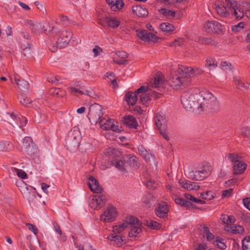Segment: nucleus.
<instances>
[{
	"instance_id": "4d7b16f0",
	"label": "nucleus",
	"mask_w": 250,
	"mask_h": 250,
	"mask_svg": "<svg viewBox=\"0 0 250 250\" xmlns=\"http://www.w3.org/2000/svg\"><path fill=\"white\" fill-rule=\"evenodd\" d=\"M228 158L230 161L233 162L234 164L236 163V162L240 161V158L237 155L234 154H229L228 155Z\"/></svg>"
},
{
	"instance_id": "f704fd0d",
	"label": "nucleus",
	"mask_w": 250,
	"mask_h": 250,
	"mask_svg": "<svg viewBox=\"0 0 250 250\" xmlns=\"http://www.w3.org/2000/svg\"><path fill=\"white\" fill-rule=\"evenodd\" d=\"M225 229L228 231H230L235 234L242 233L244 230L243 227L240 225L232 226L231 227L227 226Z\"/></svg>"
},
{
	"instance_id": "393cba45",
	"label": "nucleus",
	"mask_w": 250,
	"mask_h": 250,
	"mask_svg": "<svg viewBox=\"0 0 250 250\" xmlns=\"http://www.w3.org/2000/svg\"><path fill=\"white\" fill-rule=\"evenodd\" d=\"M132 12L139 17H146L148 14L147 9L141 5H136L132 7Z\"/></svg>"
},
{
	"instance_id": "bb28decb",
	"label": "nucleus",
	"mask_w": 250,
	"mask_h": 250,
	"mask_svg": "<svg viewBox=\"0 0 250 250\" xmlns=\"http://www.w3.org/2000/svg\"><path fill=\"white\" fill-rule=\"evenodd\" d=\"M138 96L137 91L135 92H129L125 94V100L129 105H133L137 101Z\"/></svg>"
},
{
	"instance_id": "4c0bfd02",
	"label": "nucleus",
	"mask_w": 250,
	"mask_h": 250,
	"mask_svg": "<svg viewBox=\"0 0 250 250\" xmlns=\"http://www.w3.org/2000/svg\"><path fill=\"white\" fill-rule=\"evenodd\" d=\"M221 68L228 73L233 72V67L231 63L228 62H223L220 64Z\"/></svg>"
},
{
	"instance_id": "603ef678",
	"label": "nucleus",
	"mask_w": 250,
	"mask_h": 250,
	"mask_svg": "<svg viewBox=\"0 0 250 250\" xmlns=\"http://www.w3.org/2000/svg\"><path fill=\"white\" fill-rule=\"evenodd\" d=\"M12 146L9 142H0V151H7L9 149V146Z\"/></svg>"
},
{
	"instance_id": "79ce46f5",
	"label": "nucleus",
	"mask_w": 250,
	"mask_h": 250,
	"mask_svg": "<svg viewBox=\"0 0 250 250\" xmlns=\"http://www.w3.org/2000/svg\"><path fill=\"white\" fill-rule=\"evenodd\" d=\"M60 21L65 26H71L74 24V22L70 20L68 17L63 15L60 17Z\"/></svg>"
},
{
	"instance_id": "5fc2aeb1",
	"label": "nucleus",
	"mask_w": 250,
	"mask_h": 250,
	"mask_svg": "<svg viewBox=\"0 0 250 250\" xmlns=\"http://www.w3.org/2000/svg\"><path fill=\"white\" fill-rule=\"evenodd\" d=\"M106 152L107 154L111 156H118L119 153L117 149L112 147L108 148Z\"/></svg>"
},
{
	"instance_id": "13d9d810",
	"label": "nucleus",
	"mask_w": 250,
	"mask_h": 250,
	"mask_svg": "<svg viewBox=\"0 0 250 250\" xmlns=\"http://www.w3.org/2000/svg\"><path fill=\"white\" fill-rule=\"evenodd\" d=\"M62 91L60 90V89L58 88H54L50 90V93L53 94L54 96H56L58 97L62 96V94L61 93Z\"/></svg>"
},
{
	"instance_id": "de8ad7c7",
	"label": "nucleus",
	"mask_w": 250,
	"mask_h": 250,
	"mask_svg": "<svg viewBox=\"0 0 250 250\" xmlns=\"http://www.w3.org/2000/svg\"><path fill=\"white\" fill-rule=\"evenodd\" d=\"M32 142V140L31 138L28 137H26L23 139L22 145V149L24 151L27 147L29 146L31 143Z\"/></svg>"
},
{
	"instance_id": "49530a36",
	"label": "nucleus",
	"mask_w": 250,
	"mask_h": 250,
	"mask_svg": "<svg viewBox=\"0 0 250 250\" xmlns=\"http://www.w3.org/2000/svg\"><path fill=\"white\" fill-rule=\"evenodd\" d=\"M239 5L245 12L247 17L248 16V14L250 15V3L249 2L243 1Z\"/></svg>"
},
{
	"instance_id": "6ab92c4d",
	"label": "nucleus",
	"mask_w": 250,
	"mask_h": 250,
	"mask_svg": "<svg viewBox=\"0 0 250 250\" xmlns=\"http://www.w3.org/2000/svg\"><path fill=\"white\" fill-rule=\"evenodd\" d=\"M128 57V54L125 51H118L115 52V55L113 56V61L118 64H124L127 60L126 59Z\"/></svg>"
},
{
	"instance_id": "37998d69",
	"label": "nucleus",
	"mask_w": 250,
	"mask_h": 250,
	"mask_svg": "<svg viewBox=\"0 0 250 250\" xmlns=\"http://www.w3.org/2000/svg\"><path fill=\"white\" fill-rule=\"evenodd\" d=\"M160 12L165 16L168 18H172L175 15L174 11L170 10L166 8H162L160 10Z\"/></svg>"
},
{
	"instance_id": "9d476101",
	"label": "nucleus",
	"mask_w": 250,
	"mask_h": 250,
	"mask_svg": "<svg viewBox=\"0 0 250 250\" xmlns=\"http://www.w3.org/2000/svg\"><path fill=\"white\" fill-rule=\"evenodd\" d=\"M117 216L116 209L113 206H109L101 215L100 219L104 222H110L114 221Z\"/></svg>"
},
{
	"instance_id": "1a4fd4ad",
	"label": "nucleus",
	"mask_w": 250,
	"mask_h": 250,
	"mask_svg": "<svg viewBox=\"0 0 250 250\" xmlns=\"http://www.w3.org/2000/svg\"><path fill=\"white\" fill-rule=\"evenodd\" d=\"M80 140V132L77 128H73L68 132L66 141L70 146H73L75 147H78Z\"/></svg>"
},
{
	"instance_id": "ddd939ff",
	"label": "nucleus",
	"mask_w": 250,
	"mask_h": 250,
	"mask_svg": "<svg viewBox=\"0 0 250 250\" xmlns=\"http://www.w3.org/2000/svg\"><path fill=\"white\" fill-rule=\"evenodd\" d=\"M204 28L206 31H223V29L220 23L217 21H208L204 26Z\"/></svg>"
},
{
	"instance_id": "c756f323",
	"label": "nucleus",
	"mask_w": 250,
	"mask_h": 250,
	"mask_svg": "<svg viewBox=\"0 0 250 250\" xmlns=\"http://www.w3.org/2000/svg\"><path fill=\"white\" fill-rule=\"evenodd\" d=\"M246 164L242 161L236 162L233 165V173L235 174L243 173L246 168Z\"/></svg>"
},
{
	"instance_id": "f8f14e48",
	"label": "nucleus",
	"mask_w": 250,
	"mask_h": 250,
	"mask_svg": "<svg viewBox=\"0 0 250 250\" xmlns=\"http://www.w3.org/2000/svg\"><path fill=\"white\" fill-rule=\"evenodd\" d=\"M103 108L97 104H91L89 108V115L95 117L96 119H101L103 116Z\"/></svg>"
},
{
	"instance_id": "423d86ee",
	"label": "nucleus",
	"mask_w": 250,
	"mask_h": 250,
	"mask_svg": "<svg viewBox=\"0 0 250 250\" xmlns=\"http://www.w3.org/2000/svg\"><path fill=\"white\" fill-rule=\"evenodd\" d=\"M167 120L163 113H158L155 119V124L161 135L166 140L169 139V136L166 129Z\"/></svg>"
},
{
	"instance_id": "6e6d98bb",
	"label": "nucleus",
	"mask_w": 250,
	"mask_h": 250,
	"mask_svg": "<svg viewBox=\"0 0 250 250\" xmlns=\"http://www.w3.org/2000/svg\"><path fill=\"white\" fill-rule=\"evenodd\" d=\"M244 23L241 22L235 26H232V31H240L241 29L244 28Z\"/></svg>"
},
{
	"instance_id": "864d4df0",
	"label": "nucleus",
	"mask_w": 250,
	"mask_h": 250,
	"mask_svg": "<svg viewBox=\"0 0 250 250\" xmlns=\"http://www.w3.org/2000/svg\"><path fill=\"white\" fill-rule=\"evenodd\" d=\"M146 185L148 188L151 189H154L157 187V184L152 179L148 180L146 183Z\"/></svg>"
},
{
	"instance_id": "774afa93",
	"label": "nucleus",
	"mask_w": 250,
	"mask_h": 250,
	"mask_svg": "<svg viewBox=\"0 0 250 250\" xmlns=\"http://www.w3.org/2000/svg\"><path fill=\"white\" fill-rule=\"evenodd\" d=\"M92 51L94 54V57H96L102 53V49L100 47L96 46L93 49Z\"/></svg>"
},
{
	"instance_id": "a19ab883",
	"label": "nucleus",
	"mask_w": 250,
	"mask_h": 250,
	"mask_svg": "<svg viewBox=\"0 0 250 250\" xmlns=\"http://www.w3.org/2000/svg\"><path fill=\"white\" fill-rule=\"evenodd\" d=\"M185 197L187 200V201L189 202L191 201L193 203L201 204H204L205 203L204 200L196 198L188 193L185 194Z\"/></svg>"
},
{
	"instance_id": "aec40b11",
	"label": "nucleus",
	"mask_w": 250,
	"mask_h": 250,
	"mask_svg": "<svg viewBox=\"0 0 250 250\" xmlns=\"http://www.w3.org/2000/svg\"><path fill=\"white\" fill-rule=\"evenodd\" d=\"M36 188L31 186H26L25 188H23L21 192L23 196L26 198L29 202L36 198L35 193Z\"/></svg>"
},
{
	"instance_id": "5701e85b",
	"label": "nucleus",
	"mask_w": 250,
	"mask_h": 250,
	"mask_svg": "<svg viewBox=\"0 0 250 250\" xmlns=\"http://www.w3.org/2000/svg\"><path fill=\"white\" fill-rule=\"evenodd\" d=\"M88 185L91 190L94 192L99 193L102 190L99 183L93 177L89 178Z\"/></svg>"
},
{
	"instance_id": "b1692460",
	"label": "nucleus",
	"mask_w": 250,
	"mask_h": 250,
	"mask_svg": "<svg viewBox=\"0 0 250 250\" xmlns=\"http://www.w3.org/2000/svg\"><path fill=\"white\" fill-rule=\"evenodd\" d=\"M123 123L129 127L136 128L138 126V123L135 118L131 115H128L123 118Z\"/></svg>"
},
{
	"instance_id": "c9c22d12",
	"label": "nucleus",
	"mask_w": 250,
	"mask_h": 250,
	"mask_svg": "<svg viewBox=\"0 0 250 250\" xmlns=\"http://www.w3.org/2000/svg\"><path fill=\"white\" fill-rule=\"evenodd\" d=\"M105 21L108 24V25L112 28L115 29L120 25V21L115 18H110L107 17L105 19Z\"/></svg>"
},
{
	"instance_id": "f3484780",
	"label": "nucleus",
	"mask_w": 250,
	"mask_h": 250,
	"mask_svg": "<svg viewBox=\"0 0 250 250\" xmlns=\"http://www.w3.org/2000/svg\"><path fill=\"white\" fill-rule=\"evenodd\" d=\"M167 205L165 202H162L158 204L155 208L156 215L159 217H165L167 215Z\"/></svg>"
},
{
	"instance_id": "8fccbe9b",
	"label": "nucleus",
	"mask_w": 250,
	"mask_h": 250,
	"mask_svg": "<svg viewBox=\"0 0 250 250\" xmlns=\"http://www.w3.org/2000/svg\"><path fill=\"white\" fill-rule=\"evenodd\" d=\"M242 243L243 250H250V237L244 239Z\"/></svg>"
},
{
	"instance_id": "f03ea898",
	"label": "nucleus",
	"mask_w": 250,
	"mask_h": 250,
	"mask_svg": "<svg viewBox=\"0 0 250 250\" xmlns=\"http://www.w3.org/2000/svg\"><path fill=\"white\" fill-rule=\"evenodd\" d=\"M177 73L172 74L167 83L173 89H178L189 82L190 78L200 75L202 71L199 68H193L178 65Z\"/></svg>"
},
{
	"instance_id": "7ed1b4c3",
	"label": "nucleus",
	"mask_w": 250,
	"mask_h": 250,
	"mask_svg": "<svg viewBox=\"0 0 250 250\" xmlns=\"http://www.w3.org/2000/svg\"><path fill=\"white\" fill-rule=\"evenodd\" d=\"M142 230L141 223L137 218L133 216L125 218L117 225L113 227V233H121L123 231L127 230L130 237L137 236Z\"/></svg>"
},
{
	"instance_id": "2eb2a0df",
	"label": "nucleus",
	"mask_w": 250,
	"mask_h": 250,
	"mask_svg": "<svg viewBox=\"0 0 250 250\" xmlns=\"http://www.w3.org/2000/svg\"><path fill=\"white\" fill-rule=\"evenodd\" d=\"M165 81L164 75L162 73H158L156 75L153 79L150 81L148 88L161 87L163 86V84L165 83Z\"/></svg>"
},
{
	"instance_id": "69168bd1",
	"label": "nucleus",
	"mask_w": 250,
	"mask_h": 250,
	"mask_svg": "<svg viewBox=\"0 0 250 250\" xmlns=\"http://www.w3.org/2000/svg\"><path fill=\"white\" fill-rule=\"evenodd\" d=\"M167 28L166 30H163L162 31H173L176 30L174 26L168 22H166Z\"/></svg>"
},
{
	"instance_id": "680f3d73",
	"label": "nucleus",
	"mask_w": 250,
	"mask_h": 250,
	"mask_svg": "<svg viewBox=\"0 0 250 250\" xmlns=\"http://www.w3.org/2000/svg\"><path fill=\"white\" fill-rule=\"evenodd\" d=\"M214 243L215 245H216L221 249L224 250L226 248L225 244L222 242L219 239H216Z\"/></svg>"
},
{
	"instance_id": "338daca9",
	"label": "nucleus",
	"mask_w": 250,
	"mask_h": 250,
	"mask_svg": "<svg viewBox=\"0 0 250 250\" xmlns=\"http://www.w3.org/2000/svg\"><path fill=\"white\" fill-rule=\"evenodd\" d=\"M243 202L244 206L250 210V198L244 199Z\"/></svg>"
},
{
	"instance_id": "a18cd8bd",
	"label": "nucleus",
	"mask_w": 250,
	"mask_h": 250,
	"mask_svg": "<svg viewBox=\"0 0 250 250\" xmlns=\"http://www.w3.org/2000/svg\"><path fill=\"white\" fill-rule=\"evenodd\" d=\"M218 64L217 62L214 59L208 58L206 60V62L205 64V66L207 67L210 68H215L217 67Z\"/></svg>"
},
{
	"instance_id": "3c124183",
	"label": "nucleus",
	"mask_w": 250,
	"mask_h": 250,
	"mask_svg": "<svg viewBox=\"0 0 250 250\" xmlns=\"http://www.w3.org/2000/svg\"><path fill=\"white\" fill-rule=\"evenodd\" d=\"M13 169V171L17 173V175L22 179H26L27 178V174L22 170L16 168H12Z\"/></svg>"
},
{
	"instance_id": "20e7f679",
	"label": "nucleus",
	"mask_w": 250,
	"mask_h": 250,
	"mask_svg": "<svg viewBox=\"0 0 250 250\" xmlns=\"http://www.w3.org/2000/svg\"><path fill=\"white\" fill-rule=\"evenodd\" d=\"M112 164L121 171H126L129 167L134 169H137L139 167L137 158L130 154L125 156L123 160H114Z\"/></svg>"
},
{
	"instance_id": "2f4dec72",
	"label": "nucleus",
	"mask_w": 250,
	"mask_h": 250,
	"mask_svg": "<svg viewBox=\"0 0 250 250\" xmlns=\"http://www.w3.org/2000/svg\"><path fill=\"white\" fill-rule=\"evenodd\" d=\"M68 89L71 94L74 95H76L77 94L88 95V91L85 90L84 87H83L77 88L75 86H70L68 88Z\"/></svg>"
},
{
	"instance_id": "e433bc0d",
	"label": "nucleus",
	"mask_w": 250,
	"mask_h": 250,
	"mask_svg": "<svg viewBox=\"0 0 250 250\" xmlns=\"http://www.w3.org/2000/svg\"><path fill=\"white\" fill-rule=\"evenodd\" d=\"M144 224L149 228L151 229H159L161 225L158 222L150 219L145 221Z\"/></svg>"
},
{
	"instance_id": "f257e3e1",
	"label": "nucleus",
	"mask_w": 250,
	"mask_h": 250,
	"mask_svg": "<svg viewBox=\"0 0 250 250\" xmlns=\"http://www.w3.org/2000/svg\"><path fill=\"white\" fill-rule=\"evenodd\" d=\"M181 103L187 110H192L198 113L203 111L209 112L218 107L216 98L208 90L195 89L189 95L183 94Z\"/></svg>"
},
{
	"instance_id": "412c9836",
	"label": "nucleus",
	"mask_w": 250,
	"mask_h": 250,
	"mask_svg": "<svg viewBox=\"0 0 250 250\" xmlns=\"http://www.w3.org/2000/svg\"><path fill=\"white\" fill-rule=\"evenodd\" d=\"M113 11H117L123 7L124 3L122 0H105Z\"/></svg>"
},
{
	"instance_id": "ea45409f",
	"label": "nucleus",
	"mask_w": 250,
	"mask_h": 250,
	"mask_svg": "<svg viewBox=\"0 0 250 250\" xmlns=\"http://www.w3.org/2000/svg\"><path fill=\"white\" fill-rule=\"evenodd\" d=\"M25 152L27 153L30 156L33 157L35 156V154L37 153V149L34 146V143L32 142L31 144L29 145V146L24 151Z\"/></svg>"
},
{
	"instance_id": "9b49d317",
	"label": "nucleus",
	"mask_w": 250,
	"mask_h": 250,
	"mask_svg": "<svg viewBox=\"0 0 250 250\" xmlns=\"http://www.w3.org/2000/svg\"><path fill=\"white\" fill-rule=\"evenodd\" d=\"M105 201L106 199L104 196L96 195L90 198L89 205L92 208L98 209L103 206Z\"/></svg>"
},
{
	"instance_id": "09e8293b",
	"label": "nucleus",
	"mask_w": 250,
	"mask_h": 250,
	"mask_svg": "<svg viewBox=\"0 0 250 250\" xmlns=\"http://www.w3.org/2000/svg\"><path fill=\"white\" fill-rule=\"evenodd\" d=\"M138 150L140 154L146 161H148L149 160L150 156L147 154V151L142 146H139Z\"/></svg>"
},
{
	"instance_id": "473e14b6",
	"label": "nucleus",
	"mask_w": 250,
	"mask_h": 250,
	"mask_svg": "<svg viewBox=\"0 0 250 250\" xmlns=\"http://www.w3.org/2000/svg\"><path fill=\"white\" fill-rule=\"evenodd\" d=\"M198 197L201 200H210L214 198V193L211 191H208L198 193Z\"/></svg>"
},
{
	"instance_id": "39448f33",
	"label": "nucleus",
	"mask_w": 250,
	"mask_h": 250,
	"mask_svg": "<svg viewBox=\"0 0 250 250\" xmlns=\"http://www.w3.org/2000/svg\"><path fill=\"white\" fill-rule=\"evenodd\" d=\"M210 170V167H204L196 170L189 169L188 172V177L190 178L199 181L207 178L209 175Z\"/></svg>"
},
{
	"instance_id": "bf43d9fd",
	"label": "nucleus",
	"mask_w": 250,
	"mask_h": 250,
	"mask_svg": "<svg viewBox=\"0 0 250 250\" xmlns=\"http://www.w3.org/2000/svg\"><path fill=\"white\" fill-rule=\"evenodd\" d=\"M32 30H38L41 31L43 30V31H46V29H42V25L41 23L38 22H35L33 28H32Z\"/></svg>"
},
{
	"instance_id": "4468645a",
	"label": "nucleus",
	"mask_w": 250,
	"mask_h": 250,
	"mask_svg": "<svg viewBox=\"0 0 250 250\" xmlns=\"http://www.w3.org/2000/svg\"><path fill=\"white\" fill-rule=\"evenodd\" d=\"M72 36V32H62L57 41L58 46L61 48L65 47L70 42Z\"/></svg>"
},
{
	"instance_id": "052dcab7",
	"label": "nucleus",
	"mask_w": 250,
	"mask_h": 250,
	"mask_svg": "<svg viewBox=\"0 0 250 250\" xmlns=\"http://www.w3.org/2000/svg\"><path fill=\"white\" fill-rule=\"evenodd\" d=\"M20 102L21 104L26 106H29L31 104L30 100L24 97H22L20 99Z\"/></svg>"
},
{
	"instance_id": "58836bf2",
	"label": "nucleus",
	"mask_w": 250,
	"mask_h": 250,
	"mask_svg": "<svg viewBox=\"0 0 250 250\" xmlns=\"http://www.w3.org/2000/svg\"><path fill=\"white\" fill-rule=\"evenodd\" d=\"M221 220L224 223L228 225H230L233 223L235 221V219L234 216L231 215L229 216L226 214L222 215Z\"/></svg>"
},
{
	"instance_id": "dca6fc26",
	"label": "nucleus",
	"mask_w": 250,
	"mask_h": 250,
	"mask_svg": "<svg viewBox=\"0 0 250 250\" xmlns=\"http://www.w3.org/2000/svg\"><path fill=\"white\" fill-rule=\"evenodd\" d=\"M149 88L145 86H142L137 90V92L138 93V96L140 97V101L143 104H146L148 101L150 100V97L148 93Z\"/></svg>"
},
{
	"instance_id": "4be33fe9",
	"label": "nucleus",
	"mask_w": 250,
	"mask_h": 250,
	"mask_svg": "<svg viewBox=\"0 0 250 250\" xmlns=\"http://www.w3.org/2000/svg\"><path fill=\"white\" fill-rule=\"evenodd\" d=\"M226 6H225L222 3L215 4V10L217 13L221 17H227L229 15V11L227 8L229 10V7L228 6L227 3L226 2Z\"/></svg>"
},
{
	"instance_id": "cd10ccee",
	"label": "nucleus",
	"mask_w": 250,
	"mask_h": 250,
	"mask_svg": "<svg viewBox=\"0 0 250 250\" xmlns=\"http://www.w3.org/2000/svg\"><path fill=\"white\" fill-rule=\"evenodd\" d=\"M179 183L183 188L188 190H197L199 188V186L197 183L188 181H180Z\"/></svg>"
},
{
	"instance_id": "a211bd4d",
	"label": "nucleus",
	"mask_w": 250,
	"mask_h": 250,
	"mask_svg": "<svg viewBox=\"0 0 250 250\" xmlns=\"http://www.w3.org/2000/svg\"><path fill=\"white\" fill-rule=\"evenodd\" d=\"M137 36L145 42H155L157 40V36L152 32H137Z\"/></svg>"
},
{
	"instance_id": "e2e57ef3",
	"label": "nucleus",
	"mask_w": 250,
	"mask_h": 250,
	"mask_svg": "<svg viewBox=\"0 0 250 250\" xmlns=\"http://www.w3.org/2000/svg\"><path fill=\"white\" fill-rule=\"evenodd\" d=\"M26 225L28 227V229L30 231H32L35 234H36L38 233V229L34 225L29 223L26 224Z\"/></svg>"
},
{
	"instance_id": "7c9ffc66",
	"label": "nucleus",
	"mask_w": 250,
	"mask_h": 250,
	"mask_svg": "<svg viewBox=\"0 0 250 250\" xmlns=\"http://www.w3.org/2000/svg\"><path fill=\"white\" fill-rule=\"evenodd\" d=\"M108 239L114 243L115 245L119 247L122 245L125 241V237L121 235H114L112 234L108 237Z\"/></svg>"
},
{
	"instance_id": "c03bdc74",
	"label": "nucleus",
	"mask_w": 250,
	"mask_h": 250,
	"mask_svg": "<svg viewBox=\"0 0 250 250\" xmlns=\"http://www.w3.org/2000/svg\"><path fill=\"white\" fill-rule=\"evenodd\" d=\"M203 233L204 237H206L208 241H212L214 239L213 235L209 231L208 229L206 227H203Z\"/></svg>"
},
{
	"instance_id": "0eeeda50",
	"label": "nucleus",
	"mask_w": 250,
	"mask_h": 250,
	"mask_svg": "<svg viewBox=\"0 0 250 250\" xmlns=\"http://www.w3.org/2000/svg\"><path fill=\"white\" fill-rule=\"evenodd\" d=\"M228 6L229 7V10L234 14L236 19L240 20L244 17L246 14L240 5L238 6L237 1L230 0H226Z\"/></svg>"
},
{
	"instance_id": "6e6552de",
	"label": "nucleus",
	"mask_w": 250,
	"mask_h": 250,
	"mask_svg": "<svg viewBox=\"0 0 250 250\" xmlns=\"http://www.w3.org/2000/svg\"><path fill=\"white\" fill-rule=\"evenodd\" d=\"M100 127L104 130L110 129L113 131L119 132L121 131L117 123H114V120L112 119L103 118L99 122Z\"/></svg>"
},
{
	"instance_id": "c85d7f7f",
	"label": "nucleus",
	"mask_w": 250,
	"mask_h": 250,
	"mask_svg": "<svg viewBox=\"0 0 250 250\" xmlns=\"http://www.w3.org/2000/svg\"><path fill=\"white\" fill-rule=\"evenodd\" d=\"M233 82L236 85L237 88L239 89L242 91H245L249 88L250 85L247 83L246 84L239 77L234 76L233 78Z\"/></svg>"
},
{
	"instance_id": "a878e982",
	"label": "nucleus",
	"mask_w": 250,
	"mask_h": 250,
	"mask_svg": "<svg viewBox=\"0 0 250 250\" xmlns=\"http://www.w3.org/2000/svg\"><path fill=\"white\" fill-rule=\"evenodd\" d=\"M7 115L12 120H14L17 125L21 127L24 126L26 124L27 120L25 117L21 115L17 116L14 114L9 113H8Z\"/></svg>"
},
{
	"instance_id": "0e129e2a",
	"label": "nucleus",
	"mask_w": 250,
	"mask_h": 250,
	"mask_svg": "<svg viewBox=\"0 0 250 250\" xmlns=\"http://www.w3.org/2000/svg\"><path fill=\"white\" fill-rule=\"evenodd\" d=\"M232 190H233L232 188H229V189L224 190L222 193V196L223 197H229L230 196V195L231 194Z\"/></svg>"
},
{
	"instance_id": "72a5a7b5",
	"label": "nucleus",
	"mask_w": 250,
	"mask_h": 250,
	"mask_svg": "<svg viewBox=\"0 0 250 250\" xmlns=\"http://www.w3.org/2000/svg\"><path fill=\"white\" fill-rule=\"evenodd\" d=\"M15 81L19 88L21 90H25L27 89L29 84L27 81L23 79H18L17 77L15 78Z\"/></svg>"
}]
</instances>
